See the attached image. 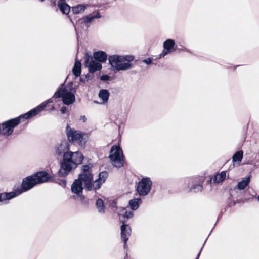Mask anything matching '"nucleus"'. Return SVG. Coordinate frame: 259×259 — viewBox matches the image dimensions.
I'll return each mask as SVG.
<instances>
[{
  "instance_id": "nucleus-20",
  "label": "nucleus",
  "mask_w": 259,
  "mask_h": 259,
  "mask_svg": "<svg viewBox=\"0 0 259 259\" xmlns=\"http://www.w3.org/2000/svg\"><path fill=\"white\" fill-rule=\"evenodd\" d=\"M73 73L76 76H79L80 75L81 71V63L79 61H76L73 68Z\"/></svg>"
},
{
  "instance_id": "nucleus-30",
  "label": "nucleus",
  "mask_w": 259,
  "mask_h": 259,
  "mask_svg": "<svg viewBox=\"0 0 259 259\" xmlns=\"http://www.w3.org/2000/svg\"><path fill=\"white\" fill-rule=\"evenodd\" d=\"M110 79V77L107 75H104L101 76L100 79L102 81H108Z\"/></svg>"
},
{
  "instance_id": "nucleus-11",
  "label": "nucleus",
  "mask_w": 259,
  "mask_h": 259,
  "mask_svg": "<svg viewBox=\"0 0 259 259\" xmlns=\"http://www.w3.org/2000/svg\"><path fill=\"white\" fill-rule=\"evenodd\" d=\"M84 186L77 179H75L71 186V191L76 196L80 198V200L83 201L84 197L82 195Z\"/></svg>"
},
{
  "instance_id": "nucleus-16",
  "label": "nucleus",
  "mask_w": 259,
  "mask_h": 259,
  "mask_svg": "<svg viewBox=\"0 0 259 259\" xmlns=\"http://www.w3.org/2000/svg\"><path fill=\"white\" fill-rule=\"evenodd\" d=\"M21 193V191L18 192H12L10 193H3L0 194V202L11 199L16 196L18 195Z\"/></svg>"
},
{
  "instance_id": "nucleus-19",
  "label": "nucleus",
  "mask_w": 259,
  "mask_h": 259,
  "mask_svg": "<svg viewBox=\"0 0 259 259\" xmlns=\"http://www.w3.org/2000/svg\"><path fill=\"white\" fill-rule=\"evenodd\" d=\"M58 7L62 13L64 14L67 15L70 11V7L63 2H61L58 3Z\"/></svg>"
},
{
  "instance_id": "nucleus-26",
  "label": "nucleus",
  "mask_w": 259,
  "mask_h": 259,
  "mask_svg": "<svg viewBox=\"0 0 259 259\" xmlns=\"http://www.w3.org/2000/svg\"><path fill=\"white\" fill-rule=\"evenodd\" d=\"M141 203V200L139 198H135L131 200L129 202V205L133 210H136Z\"/></svg>"
},
{
  "instance_id": "nucleus-3",
  "label": "nucleus",
  "mask_w": 259,
  "mask_h": 259,
  "mask_svg": "<svg viewBox=\"0 0 259 259\" xmlns=\"http://www.w3.org/2000/svg\"><path fill=\"white\" fill-rule=\"evenodd\" d=\"M52 102V100L51 99H48L46 101L43 102L40 105H38L35 108L32 109L23 115L20 116L18 118L12 119L6 122H4L2 125V127L0 126L1 130V133H2L3 134L7 136L10 135L13 133V128L19 124L20 122V118L22 117L24 119H27L37 115L38 113L41 112L45 107H46L48 103H50Z\"/></svg>"
},
{
  "instance_id": "nucleus-13",
  "label": "nucleus",
  "mask_w": 259,
  "mask_h": 259,
  "mask_svg": "<svg viewBox=\"0 0 259 259\" xmlns=\"http://www.w3.org/2000/svg\"><path fill=\"white\" fill-rule=\"evenodd\" d=\"M92 57L93 59L97 60V62L100 63L105 62L107 59V55L106 53L102 51L95 52L93 53V56Z\"/></svg>"
},
{
  "instance_id": "nucleus-17",
  "label": "nucleus",
  "mask_w": 259,
  "mask_h": 259,
  "mask_svg": "<svg viewBox=\"0 0 259 259\" xmlns=\"http://www.w3.org/2000/svg\"><path fill=\"white\" fill-rule=\"evenodd\" d=\"M99 97L102 100L100 104L106 103L108 100L109 97V93L107 90L102 89L99 91Z\"/></svg>"
},
{
  "instance_id": "nucleus-28",
  "label": "nucleus",
  "mask_w": 259,
  "mask_h": 259,
  "mask_svg": "<svg viewBox=\"0 0 259 259\" xmlns=\"http://www.w3.org/2000/svg\"><path fill=\"white\" fill-rule=\"evenodd\" d=\"M170 52H170L168 50L164 49L161 52V53L159 55L158 58H163L164 56H165Z\"/></svg>"
},
{
  "instance_id": "nucleus-23",
  "label": "nucleus",
  "mask_w": 259,
  "mask_h": 259,
  "mask_svg": "<svg viewBox=\"0 0 259 259\" xmlns=\"http://www.w3.org/2000/svg\"><path fill=\"white\" fill-rule=\"evenodd\" d=\"M243 156V152L242 150H240L236 152L233 157L232 160L234 162L238 163V164L241 162Z\"/></svg>"
},
{
  "instance_id": "nucleus-6",
  "label": "nucleus",
  "mask_w": 259,
  "mask_h": 259,
  "mask_svg": "<svg viewBox=\"0 0 259 259\" xmlns=\"http://www.w3.org/2000/svg\"><path fill=\"white\" fill-rule=\"evenodd\" d=\"M66 133L70 142H77L81 147H85L88 138L87 134L72 128L69 125L66 126Z\"/></svg>"
},
{
  "instance_id": "nucleus-10",
  "label": "nucleus",
  "mask_w": 259,
  "mask_h": 259,
  "mask_svg": "<svg viewBox=\"0 0 259 259\" xmlns=\"http://www.w3.org/2000/svg\"><path fill=\"white\" fill-rule=\"evenodd\" d=\"M152 181L149 178H142L137 185V191L140 195H147L151 190Z\"/></svg>"
},
{
  "instance_id": "nucleus-33",
  "label": "nucleus",
  "mask_w": 259,
  "mask_h": 259,
  "mask_svg": "<svg viewBox=\"0 0 259 259\" xmlns=\"http://www.w3.org/2000/svg\"><path fill=\"white\" fill-rule=\"evenodd\" d=\"M258 201H259V196L257 197Z\"/></svg>"
},
{
  "instance_id": "nucleus-27",
  "label": "nucleus",
  "mask_w": 259,
  "mask_h": 259,
  "mask_svg": "<svg viewBox=\"0 0 259 259\" xmlns=\"http://www.w3.org/2000/svg\"><path fill=\"white\" fill-rule=\"evenodd\" d=\"M119 215H122L123 217L127 219H130L133 217V213L132 211H125V210L123 209L119 213Z\"/></svg>"
},
{
  "instance_id": "nucleus-1",
  "label": "nucleus",
  "mask_w": 259,
  "mask_h": 259,
  "mask_svg": "<svg viewBox=\"0 0 259 259\" xmlns=\"http://www.w3.org/2000/svg\"><path fill=\"white\" fill-rule=\"evenodd\" d=\"M108 174L106 172L99 174L98 178L94 181V175L91 165H84L81 167V172L77 179L82 183L84 188L88 191L96 190L101 188L105 183Z\"/></svg>"
},
{
  "instance_id": "nucleus-7",
  "label": "nucleus",
  "mask_w": 259,
  "mask_h": 259,
  "mask_svg": "<svg viewBox=\"0 0 259 259\" xmlns=\"http://www.w3.org/2000/svg\"><path fill=\"white\" fill-rule=\"evenodd\" d=\"M112 164L116 167H121L124 164V155L122 149L119 145H113L109 155Z\"/></svg>"
},
{
  "instance_id": "nucleus-8",
  "label": "nucleus",
  "mask_w": 259,
  "mask_h": 259,
  "mask_svg": "<svg viewBox=\"0 0 259 259\" xmlns=\"http://www.w3.org/2000/svg\"><path fill=\"white\" fill-rule=\"evenodd\" d=\"M54 97L62 98L64 104L66 105L72 104L75 99V95L68 89L64 87L60 88L55 93Z\"/></svg>"
},
{
  "instance_id": "nucleus-34",
  "label": "nucleus",
  "mask_w": 259,
  "mask_h": 259,
  "mask_svg": "<svg viewBox=\"0 0 259 259\" xmlns=\"http://www.w3.org/2000/svg\"><path fill=\"white\" fill-rule=\"evenodd\" d=\"M41 2L43 1L44 0H40Z\"/></svg>"
},
{
  "instance_id": "nucleus-18",
  "label": "nucleus",
  "mask_w": 259,
  "mask_h": 259,
  "mask_svg": "<svg viewBox=\"0 0 259 259\" xmlns=\"http://www.w3.org/2000/svg\"><path fill=\"white\" fill-rule=\"evenodd\" d=\"M227 177L226 172V171H222L220 173H218L215 175L214 176L213 181L214 183H221L224 180L226 179Z\"/></svg>"
},
{
  "instance_id": "nucleus-31",
  "label": "nucleus",
  "mask_w": 259,
  "mask_h": 259,
  "mask_svg": "<svg viewBox=\"0 0 259 259\" xmlns=\"http://www.w3.org/2000/svg\"><path fill=\"white\" fill-rule=\"evenodd\" d=\"M67 108L65 107H63L61 108V112L62 114H64L66 111Z\"/></svg>"
},
{
  "instance_id": "nucleus-15",
  "label": "nucleus",
  "mask_w": 259,
  "mask_h": 259,
  "mask_svg": "<svg viewBox=\"0 0 259 259\" xmlns=\"http://www.w3.org/2000/svg\"><path fill=\"white\" fill-rule=\"evenodd\" d=\"M56 151L59 155L62 153L64 154L65 152L69 151V144L66 141L62 142L56 147Z\"/></svg>"
},
{
  "instance_id": "nucleus-22",
  "label": "nucleus",
  "mask_w": 259,
  "mask_h": 259,
  "mask_svg": "<svg viewBox=\"0 0 259 259\" xmlns=\"http://www.w3.org/2000/svg\"><path fill=\"white\" fill-rule=\"evenodd\" d=\"M87 6L84 5H77L72 8V11L75 14L82 13L85 10Z\"/></svg>"
},
{
  "instance_id": "nucleus-24",
  "label": "nucleus",
  "mask_w": 259,
  "mask_h": 259,
  "mask_svg": "<svg viewBox=\"0 0 259 259\" xmlns=\"http://www.w3.org/2000/svg\"><path fill=\"white\" fill-rule=\"evenodd\" d=\"M96 207L98 209V211L101 213H104L105 212V206L103 200L101 198L97 199L96 203Z\"/></svg>"
},
{
  "instance_id": "nucleus-32",
  "label": "nucleus",
  "mask_w": 259,
  "mask_h": 259,
  "mask_svg": "<svg viewBox=\"0 0 259 259\" xmlns=\"http://www.w3.org/2000/svg\"><path fill=\"white\" fill-rule=\"evenodd\" d=\"M200 252H199V253L198 254L197 257V258H196V259H198V257H199V256L200 255Z\"/></svg>"
},
{
  "instance_id": "nucleus-2",
  "label": "nucleus",
  "mask_w": 259,
  "mask_h": 259,
  "mask_svg": "<svg viewBox=\"0 0 259 259\" xmlns=\"http://www.w3.org/2000/svg\"><path fill=\"white\" fill-rule=\"evenodd\" d=\"M84 159L82 153L79 151H68L63 154V158L61 163L59 174L61 177H66L77 165L82 163Z\"/></svg>"
},
{
  "instance_id": "nucleus-12",
  "label": "nucleus",
  "mask_w": 259,
  "mask_h": 259,
  "mask_svg": "<svg viewBox=\"0 0 259 259\" xmlns=\"http://www.w3.org/2000/svg\"><path fill=\"white\" fill-rule=\"evenodd\" d=\"M120 230L121 237L124 241V246L125 247L126 242L131 234L132 230L131 227L128 225L125 224L123 222L122 225L120 227Z\"/></svg>"
},
{
  "instance_id": "nucleus-21",
  "label": "nucleus",
  "mask_w": 259,
  "mask_h": 259,
  "mask_svg": "<svg viewBox=\"0 0 259 259\" xmlns=\"http://www.w3.org/2000/svg\"><path fill=\"white\" fill-rule=\"evenodd\" d=\"M175 45V42L173 39H168L166 40L163 44V47L171 52Z\"/></svg>"
},
{
  "instance_id": "nucleus-29",
  "label": "nucleus",
  "mask_w": 259,
  "mask_h": 259,
  "mask_svg": "<svg viewBox=\"0 0 259 259\" xmlns=\"http://www.w3.org/2000/svg\"><path fill=\"white\" fill-rule=\"evenodd\" d=\"M152 59L148 58L143 60V62L147 65L151 64L152 63Z\"/></svg>"
},
{
  "instance_id": "nucleus-9",
  "label": "nucleus",
  "mask_w": 259,
  "mask_h": 259,
  "mask_svg": "<svg viewBox=\"0 0 259 259\" xmlns=\"http://www.w3.org/2000/svg\"><path fill=\"white\" fill-rule=\"evenodd\" d=\"M84 66L88 68L89 72L91 73L100 71L102 67L101 64L93 59L89 52L85 54Z\"/></svg>"
},
{
  "instance_id": "nucleus-5",
  "label": "nucleus",
  "mask_w": 259,
  "mask_h": 259,
  "mask_svg": "<svg viewBox=\"0 0 259 259\" xmlns=\"http://www.w3.org/2000/svg\"><path fill=\"white\" fill-rule=\"evenodd\" d=\"M51 179L50 176L45 171H41L27 177L23 179L22 188L24 191L29 190L35 185L46 182Z\"/></svg>"
},
{
  "instance_id": "nucleus-14",
  "label": "nucleus",
  "mask_w": 259,
  "mask_h": 259,
  "mask_svg": "<svg viewBox=\"0 0 259 259\" xmlns=\"http://www.w3.org/2000/svg\"><path fill=\"white\" fill-rule=\"evenodd\" d=\"M101 18V15L98 11H94L92 14L83 17L82 19L84 23H89L93 21L95 19H99Z\"/></svg>"
},
{
  "instance_id": "nucleus-4",
  "label": "nucleus",
  "mask_w": 259,
  "mask_h": 259,
  "mask_svg": "<svg viewBox=\"0 0 259 259\" xmlns=\"http://www.w3.org/2000/svg\"><path fill=\"white\" fill-rule=\"evenodd\" d=\"M134 59L135 56L130 54H114L108 58L111 70L117 72L131 69L133 67V61Z\"/></svg>"
},
{
  "instance_id": "nucleus-25",
  "label": "nucleus",
  "mask_w": 259,
  "mask_h": 259,
  "mask_svg": "<svg viewBox=\"0 0 259 259\" xmlns=\"http://www.w3.org/2000/svg\"><path fill=\"white\" fill-rule=\"evenodd\" d=\"M250 177H248L243 179V180L239 182L237 185L238 189L240 190L244 189L249 184L250 182Z\"/></svg>"
}]
</instances>
